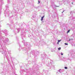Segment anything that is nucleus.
<instances>
[{
    "label": "nucleus",
    "mask_w": 75,
    "mask_h": 75,
    "mask_svg": "<svg viewBox=\"0 0 75 75\" xmlns=\"http://www.w3.org/2000/svg\"><path fill=\"white\" fill-rule=\"evenodd\" d=\"M40 3V1H38V3L39 4V3Z\"/></svg>",
    "instance_id": "8"
},
{
    "label": "nucleus",
    "mask_w": 75,
    "mask_h": 75,
    "mask_svg": "<svg viewBox=\"0 0 75 75\" xmlns=\"http://www.w3.org/2000/svg\"><path fill=\"white\" fill-rule=\"evenodd\" d=\"M58 42H60V41H61V40H58Z\"/></svg>",
    "instance_id": "3"
},
{
    "label": "nucleus",
    "mask_w": 75,
    "mask_h": 75,
    "mask_svg": "<svg viewBox=\"0 0 75 75\" xmlns=\"http://www.w3.org/2000/svg\"><path fill=\"white\" fill-rule=\"evenodd\" d=\"M62 13H63V12H62Z\"/></svg>",
    "instance_id": "12"
},
{
    "label": "nucleus",
    "mask_w": 75,
    "mask_h": 75,
    "mask_svg": "<svg viewBox=\"0 0 75 75\" xmlns=\"http://www.w3.org/2000/svg\"><path fill=\"white\" fill-rule=\"evenodd\" d=\"M64 44L65 45H68V43H64Z\"/></svg>",
    "instance_id": "6"
},
{
    "label": "nucleus",
    "mask_w": 75,
    "mask_h": 75,
    "mask_svg": "<svg viewBox=\"0 0 75 75\" xmlns=\"http://www.w3.org/2000/svg\"><path fill=\"white\" fill-rule=\"evenodd\" d=\"M44 18V16H43V17H42V18L41 19V21H42V20H43V18Z\"/></svg>",
    "instance_id": "1"
},
{
    "label": "nucleus",
    "mask_w": 75,
    "mask_h": 75,
    "mask_svg": "<svg viewBox=\"0 0 75 75\" xmlns=\"http://www.w3.org/2000/svg\"><path fill=\"white\" fill-rule=\"evenodd\" d=\"M64 68H65V69H67V68H67V67H64Z\"/></svg>",
    "instance_id": "5"
},
{
    "label": "nucleus",
    "mask_w": 75,
    "mask_h": 75,
    "mask_svg": "<svg viewBox=\"0 0 75 75\" xmlns=\"http://www.w3.org/2000/svg\"><path fill=\"white\" fill-rule=\"evenodd\" d=\"M59 44V42H57V44Z\"/></svg>",
    "instance_id": "9"
},
{
    "label": "nucleus",
    "mask_w": 75,
    "mask_h": 75,
    "mask_svg": "<svg viewBox=\"0 0 75 75\" xmlns=\"http://www.w3.org/2000/svg\"><path fill=\"white\" fill-rule=\"evenodd\" d=\"M70 40H69V41H70Z\"/></svg>",
    "instance_id": "10"
},
{
    "label": "nucleus",
    "mask_w": 75,
    "mask_h": 75,
    "mask_svg": "<svg viewBox=\"0 0 75 75\" xmlns=\"http://www.w3.org/2000/svg\"><path fill=\"white\" fill-rule=\"evenodd\" d=\"M58 50H61V47H59V48H58Z\"/></svg>",
    "instance_id": "4"
},
{
    "label": "nucleus",
    "mask_w": 75,
    "mask_h": 75,
    "mask_svg": "<svg viewBox=\"0 0 75 75\" xmlns=\"http://www.w3.org/2000/svg\"><path fill=\"white\" fill-rule=\"evenodd\" d=\"M72 3V4H73V3Z\"/></svg>",
    "instance_id": "11"
},
{
    "label": "nucleus",
    "mask_w": 75,
    "mask_h": 75,
    "mask_svg": "<svg viewBox=\"0 0 75 75\" xmlns=\"http://www.w3.org/2000/svg\"><path fill=\"white\" fill-rule=\"evenodd\" d=\"M70 31H71L70 30H69L67 32V33H69V32Z\"/></svg>",
    "instance_id": "2"
},
{
    "label": "nucleus",
    "mask_w": 75,
    "mask_h": 75,
    "mask_svg": "<svg viewBox=\"0 0 75 75\" xmlns=\"http://www.w3.org/2000/svg\"><path fill=\"white\" fill-rule=\"evenodd\" d=\"M61 55H63V54L62 53H61Z\"/></svg>",
    "instance_id": "7"
}]
</instances>
